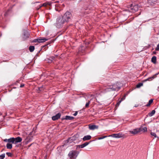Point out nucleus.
Instances as JSON below:
<instances>
[{"mask_svg": "<svg viewBox=\"0 0 159 159\" xmlns=\"http://www.w3.org/2000/svg\"><path fill=\"white\" fill-rule=\"evenodd\" d=\"M47 4L46 3H43L42 5L39 6V7L38 8H37L36 9L38 10L42 6H46Z\"/></svg>", "mask_w": 159, "mask_h": 159, "instance_id": "26", "label": "nucleus"}, {"mask_svg": "<svg viewBox=\"0 0 159 159\" xmlns=\"http://www.w3.org/2000/svg\"><path fill=\"white\" fill-rule=\"evenodd\" d=\"M96 101H97V99H96Z\"/></svg>", "mask_w": 159, "mask_h": 159, "instance_id": "41", "label": "nucleus"}, {"mask_svg": "<svg viewBox=\"0 0 159 159\" xmlns=\"http://www.w3.org/2000/svg\"><path fill=\"white\" fill-rule=\"evenodd\" d=\"M38 42V39H35L33 41L34 42Z\"/></svg>", "mask_w": 159, "mask_h": 159, "instance_id": "35", "label": "nucleus"}, {"mask_svg": "<svg viewBox=\"0 0 159 159\" xmlns=\"http://www.w3.org/2000/svg\"><path fill=\"white\" fill-rule=\"evenodd\" d=\"M48 40L47 39H46L44 38H40L38 39V42L43 43Z\"/></svg>", "mask_w": 159, "mask_h": 159, "instance_id": "12", "label": "nucleus"}, {"mask_svg": "<svg viewBox=\"0 0 159 159\" xmlns=\"http://www.w3.org/2000/svg\"><path fill=\"white\" fill-rule=\"evenodd\" d=\"M74 118V117L70 116H66L65 118H62V119H65L66 120H72Z\"/></svg>", "mask_w": 159, "mask_h": 159, "instance_id": "16", "label": "nucleus"}, {"mask_svg": "<svg viewBox=\"0 0 159 159\" xmlns=\"http://www.w3.org/2000/svg\"><path fill=\"white\" fill-rule=\"evenodd\" d=\"M42 88H39V90H40V91H41L42 90Z\"/></svg>", "mask_w": 159, "mask_h": 159, "instance_id": "38", "label": "nucleus"}, {"mask_svg": "<svg viewBox=\"0 0 159 159\" xmlns=\"http://www.w3.org/2000/svg\"><path fill=\"white\" fill-rule=\"evenodd\" d=\"M34 49V47L33 46H30L29 48L30 51L32 52H33Z\"/></svg>", "mask_w": 159, "mask_h": 159, "instance_id": "20", "label": "nucleus"}, {"mask_svg": "<svg viewBox=\"0 0 159 159\" xmlns=\"http://www.w3.org/2000/svg\"><path fill=\"white\" fill-rule=\"evenodd\" d=\"M120 89V87H119L118 85V83H117L113 84V85L108 86L107 88V91H110L111 90H118Z\"/></svg>", "mask_w": 159, "mask_h": 159, "instance_id": "2", "label": "nucleus"}, {"mask_svg": "<svg viewBox=\"0 0 159 159\" xmlns=\"http://www.w3.org/2000/svg\"><path fill=\"white\" fill-rule=\"evenodd\" d=\"M139 129H140V132L142 131L144 132L147 131V129L146 127H144V128L141 127L139 128Z\"/></svg>", "mask_w": 159, "mask_h": 159, "instance_id": "18", "label": "nucleus"}, {"mask_svg": "<svg viewBox=\"0 0 159 159\" xmlns=\"http://www.w3.org/2000/svg\"><path fill=\"white\" fill-rule=\"evenodd\" d=\"M157 58L156 56H153L151 59L152 62L154 64L156 63Z\"/></svg>", "mask_w": 159, "mask_h": 159, "instance_id": "17", "label": "nucleus"}, {"mask_svg": "<svg viewBox=\"0 0 159 159\" xmlns=\"http://www.w3.org/2000/svg\"><path fill=\"white\" fill-rule=\"evenodd\" d=\"M134 8L135 11H137L138 10V8H137V6H135L134 7Z\"/></svg>", "mask_w": 159, "mask_h": 159, "instance_id": "33", "label": "nucleus"}, {"mask_svg": "<svg viewBox=\"0 0 159 159\" xmlns=\"http://www.w3.org/2000/svg\"><path fill=\"white\" fill-rule=\"evenodd\" d=\"M5 157V154H2L1 155H0V159H3Z\"/></svg>", "mask_w": 159, "mask_h": 159, "instance_id": "28", "label": "nucleus"}, {"mask_svg": "<svg viewBox=\"0 0 159 159\" xmlns=\"http://www.w3.org/2000/svg\"><path fill=\"white\" fill-rule=\"evenodd\" d=\"M14 138H11L8 139V143H14Z\"/></svg>", "mask_w": 159, "mask_h": 159, "instance_id": "21", "label": "nucleus"}, {"mask_svg": "<svg viewBox=\"0 0 159 159\" xmlns=\"http://www.w3.org/2000/svg\"><path fill=\"white\" fill-rule=\"evenodd\" d=\"M155 111L154 110H153L151 112L148 113V115L150 116H152L155 114Z\"/></svg>", "mask_w": 159, "mask_h": 159, "instance_id": "22", "label": "nucleus"}, {"mask_svg": "<svg viewBox=\"0 0 159 159\" xmlns=\"http://www.w3.org/2000/svg\"><path fill=\"white\" fill-rule=\"evenodd\" d=\"M62 16H60L57 18L56 21L55 23L56 26L57 28H60L61 26L66 22Z\"/></svg>", "mask_w": 159, "mask_h": 159, "instance_id": "1", "label": "nucleus"}, {"mask_svg": "<svg viewBox=\"0 0 159 159\" xmlns=\"http://www.w3.org/2000/svg\"><path fill=\"white\" fill-rule=\"evenodd\" d=\"M140 130V129H139V128H136L133 130H130L129 132L130 133L135 135L139 133Z\"/></svg>", "mask_w": 159, "mask_h": 159, "instance_id": "8", "label": "nucleus"}, {"mask_svg": "<svg viewBox=\"0 0 159 159\" xmlns=\"http://www.w3.org/2000/svg\"><path fill=\"white\" fill-rule=\"evenodd\" d=\"M153 53L154 54H155L156 53V52H153Z\"/></svg>", "mask_w": 159, "mask_h": 159, "instance_id": "39", "label": "nucleus"}, {"mask_svg": "<svg viewBox=\"0 0 159 159\" xmlns=\"http://www.w3.org/2000/svg\"><path fill=\"white\" fill-rule=\"evenodd\" d=\"M79 152L76 151L72 150L68 154V156L70 159H75L78 156Z\"/></svg>", "mask_w": 159, "mask_h": 159, "instance_id": "3", "label": "nucleus"}, {"mask_svg": "<svg viewBox=\"0 0 159 159\" xmlns=\"http://www.w3.org/2000/svg\"><path fill=\"white\" fill-rule=\"evenodd\" d=\"M77 113H78V112L77 111H75V113H74L73 115L74 116H76L77 114Z\"/></svg>", "mask_w": 159, "mask_h": 159, "instance_id": "34", "label": "nucleus"}, {"mask_svg": "<svg viewBox=\"0 0 159 159\" xmlns=\"http://www.w3.org/2000/svg\"><path fill=\"white\" fill-rule=\"evenodd\" d=\"M158 74V73H157V74H156L155 75H154L153 76H152L151 77H149L148 79L144 80V81L145 82V81H146L148 80H150L151 79H153L155 78L156 77L157 75Z\"/></svg>", "mask_w": 159, "mask_h": 159, "instance_id": "15", "label": "nucleus"}, {"mask_svg": "<svg viewBox=\"0 0 159 159\" xmlns=\"http://www.w3.org/2000/svg\"><path fill=\"white\" fill-rule=\"evenodd\" d=\"M143 84L142 83H139L138 84H137L136 85V87L137 88H139L140 87H141L142 86H143Z\"/></svg>", "mask_w": 159, "mask_h": 159, "instance_id": "24", "label": "nucleus"}, {"mask_svg": "<svg viewBox=\"0 0 159 159\" xmlns=\"http://www.w3.org/2000/svg\"><path fill=\"white\" fill-rule=\"evenodd\" d=\"M125 135L124 134L118 133L113 134L112 135H110L109 137H112L114 138H123L125 137Z\"/></svg>", "mask_w": 159, "mask_h": 159, "instance_id": "5", "label": "nucleus"}, {"mask_svg": "<svg viewBox=\"0 0 159 159\" xmlns=\"http://www.w3.org/2000/svg\"><path fill=\"white\" fill-rule=\"evenodd\" d=\"M155 50L157 51H159V43L157 45L156 48H155Z\"/></svg>", "mask_w": 159, "mask_h": 159, "instance_id": "31", "label": "nucleus"}, {"mask_svg": "<svg viewBox=\"0 0 159 159\" xmlns=\"http://www.w3.org/2000/svg\"><path fill=\"white\" fill-rule=\"evenodd\" d=\"M7 149H11L12 148V144L10 143H7L6 145Z\"/></svg>", "mask_w": 159, "mask_h": 159, "instance_id": "19", "label": "nucleus"}, {"mask_svg": "<svg viewBox=\"0 0 159 159\" xmlns=\"http://www.w3.org/2000/svg\"><path fill=\"white\" fill-rule=\"evenodd\" d=\"M62 16L64 20H65V21L67 22L70 19L71 16V14L70 12L67 11Z\"/></svg>", "mask_w": 159, "mask_h": 159, "instance_id": "4", "label": "nucleus"}, {"mask_svg": "<svg viewBox=\"0 0 159 159\" xmlns=\"http://www.w3.org/2000/svg\"><path fill=\"white\" fill-rule=\"evenodd\" d=\"M153 100L152 99H151L149 100L148 103L146 105V106L147 107L149 106L153 102Z\"/></svg>", "mask_w": 159, "mask_h": 159, "instance_id": "23", "label": "nucleus"}, {"mask_svg": "<svg viewBox=\"0 0 159 159\" xmlns=\"http://www.w3.org/2000/svg\"><path fill=\"white\" fill-rule=\"evenodd\" d=\"M89 128L90 130H93L95 129H98V126L95 125L89 124Z\"/></svg>", "mask_w": 159, "mask_h": 159, "instance_id": "7", "label": "nucleus"}, {"mask_svg": "<svg viewBox=\"0 0 159 159\" xmlns=\"http://www.w3.org/2000/svg\"><path fill=\"white\" fill-rule=\"evenodd\" d=\"M4 141L5 142H8V139H5L4 140Z\"/></svg>", "mask_w": 159, "mask_h": 159, "instance_id": "36", "label": "nucleus"}, {"mask_svg": "<svg viewBox=\"0 0 159 159\" xmlns=\"http://www.w3.org/2000/svg\"><path fill=\"white\" fill-rule=\"evenodd\" d=\"M61 115L60 113H58L55 116H53L52 117V119L53 120H58L61 116Z\"/></svg>", "mask_w": 159, "mask_h": 159, "instance_id": "9", "label": "nucleus"}, {"mask_svg": "<svg viewBox=\"0 0 159 159\" xmlns=\"http://www.w3.org/2000/svg\"><path fill=\"white\" fill-rule=\"evenodd\" d=\"M30 35L29 33L27 31H25L24 32V36L23 37V39L24 40H25L27 38H28Z\"/></svg>", "mask_w": 159, "mask_h": 159, "instance_id": "10", "label": "nucleus"}, {"mask_svg": "<svg viewBox=\"0 0 159 159\" xmlns=\"http://www.w3.org/2000/svg\"><path fill=\"white\" fill-rule=\"evenodd\" d=\"M24 86V84L21 85H20V87H21V88L23 87Z\"/></svg>", "mask_w": 159, "mask_h": 159, "instance_id": "37", "label": "nucleus"}, {"mask_svg": "<svg viewBox=\"0 0 159 159\" xmlns=\"http://www.w3.org/2000/svg\"><path fill=\"white\" fill-rule=\"evenodd\" d=\"M123 98L121 99V100L119 101L117 103L116 105V106H118L120 104V103L121 102V101L123 100Z\"/></svg>", "mask_w": 159, "mask_h": 159, "instance_id": "29", "label": "nucleus"}, {"mask_svg": "<svg viewBox=\"0 0 159 159\" xmlns=\"http://www.w3.org/2000/svg\"><path fill=\"white\" fill-rule=\"evenodd\" d=\"M107 137V136H104L103 137H100L98 138V139L99 140L102 139H104V138H106Z\"/></svg>", "mask_w": 159, "mask_h": 159, "instance_id": "30", "label": "nucleus"}, {"mask_svg": "<svg viewBox=\"0 0 159 159\" xmlns=\"http://www.w3.org/2000/svg\"><path fill=\"white\" fill-rule=\"evenodd\" d=\"M150 134L152 136H154V137L155 138H157H157H159L158 137H157L156 135V134L154 133V132H151V133H150Z\"/></svg>", "mask_w": 159, "mask_h": 159, "instance_id": "25", "label": "nucleus"}, {"mask_svg": "<svg viewBox=\"0 0 159 159\" xmlns=\"http://www.w3.org/2000/svg\"><path fill=\"white\" fill-rule=\"evenodd\" d=\"M89 143V142H86L82 144L79 145V146L80 148H83L88 145Z\"/></svg>", "mask_w": 159, "mask_h": 159, "instance_id": "14", "label": "nucleus"}, {"mask_svg": "<svg viewBox=\"0 0 159 159\" xmlns=\"http://www.w3.org/2000/svg\"><path fill=\"white\" fill-rule=\"evenodd\" d=\"M90 101H89L88 102L86 103L85 104V107L88 108L89 107V104L90 103Z\"/></svg>", "mask_w": 159, "mask_h": 159, "instance_id": "27", "label": "nucleus"}, {"mask_svg": "<svg viewBox=\"0 0 159 159\" xmlns=\"http://www.w3.org/2000/svg\"><path fill=\"white\" fill-rule=\"evenodd\" d=\"M158 88L159 89V86L158 87Z\"/></svg>", "mask_w": 159, "mask_h": 159, "instance_id": "40", "label": "nucleus"}, {"mask_svg": "<svg viewBox=\"0 0 159 159\" xmlns=\"http://www.w3.org/2000/svg\"><path fill=\"white\" fill-rule=\"evenodd\" d=\"M91 138V136L89 135H88L84 136L83 139L84 141H85L86 140L90 139Z\"/></svg>", "mask_w": 159, "mask_h": 159, "instance_id": "13", "label": "nucleus"}, {"mask_svg": "<svg viewBox=\"0 0 159 159\" xmlns=\"http://www.w3.org/2000/svg\"><path fill=\"white\" fill-rule=\"evenodd\" d=\"M6 154L9 157H11L12 156V154L11 153L7 152Z\"/></svg>", "mask_w": 159, "mask_h": 159, "instance_id": "32", "label": "nucleus"}, {"mask_svg": "<svg viewBox=\"0 0 159 159\" xmlns=\"http://www.w3.org/2000/svg\"><path fill=\"white\" fill-rule=\"evenodd\" d=\"M14 143L16 144L20 142L21 141L22 139L20 137H18L16 138H14Z\"/></svg>", "mask_w": 159, "mask_h": 159, "instance_id": "11", "label": "nucleus"}, {"mask_svg": "<svg viewBox=\"0 0 159 159\" xmlns=\"http://www.w3.org/2000/svg\"><path fill=\"white\" fill-rule=\"evenodd\" d=\"M79 138V136L78 135H74L71 137L69 138L67 140V142L69 143H71L72 142L78 139Z\"/></svg>", "mask_w": 159, "mask_h": 159, "instance_id": "6", "label": "nucleus"}]
</instances>
